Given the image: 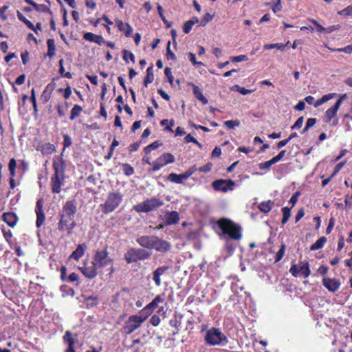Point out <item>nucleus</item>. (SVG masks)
<instances>
[{"instance_id": "f257e3e1", "label": "nucleus", "mask_w": 352, "mask_h": 352, "mask_svg": "<svg viewBox=\"0 0 352 352\" xmlns=\"http://www.w3.org/2000/svg\"><path fill=\"white\" fill-rule=\"evenodd\" d=\"M78 211V202L76 199L67 200L59 212L58 230L60 232H67L71 234L77 223L75 217Z\"/></svg>"}, {"instance_id": "f03ea898", "label": "nucleus", "mask_w": 352, "mask_h": 352, "mask_svg": "<svg viewBox=\"0 0 352 352\" xmlns=\"http://www.w3.org/2000/svg\"><path fill=\"white\" fill-rule=\"evenodd\" d=\"M217 226L220 230V232H217L218 235L226 241H239L242 238L241 226L230 219L220 218L217 221Z\"/></svg>"}, {"instance_id": "7ed1b4c3", "label": "nucleus", "mask_w": 352, "mask_h": 352, "mask_svg": "<svg viewBox=\"0 0 352 352\" xmlns=\"http://www.w3.org/2000/svg\"><path fill=\"white\" fill-rule=\"evenodd\" d=\"M123 195L118 190L109 192L104 204L100 207L104 214L113 212L122 203Z\"/></svg>"}, {"instance_id": "20e7f679", "label": "nucleus", "mask_w": 352, "mask_h": 352, "mask_svg": "<svg viewBox=\"0 0 352 352\" xmlns=\"http://www.w3.org/2000/svg\"><path fill=\"white\" fill-rule=\"evenodd\" d=\"M204 340L210 346L225 345L228 342L226 336L217 327H212L206 331Z\"/></svg>"}, {"instance_id": "39448f33", "label": "nucleus", "mask_w": 352, "mask_h": 352, "mask_svg": "<svg viewBox=\"0 0 352 352\" xmlns=\"http://www.w3.org/2000/svg\"><path fill=\"white\" fill-rule=\"evenodd\" d=\"M152 254L151 251L143 248H130L124 254V260L128 264L136 263L138 261L148 259Z\"/></svg>"}, {"instance_id": "423d86ee", "label": "nucleus", "mask_w": 352, "mask_h": 352, "mask_svg": "<svg viewBox=\"0 0 352 352\" xmlns=\"http://www.w3.org/2000/svg\"><path fill=\"white\" fill-rule=\"evenodd\" d=\"M164 205V201L157 198H150L144 200L143 202L133 206V210L138 212H149L157 209Z\"/></svg>"}, {"instance_id": "0eeeda50", "label": "nucleus", "mask_w": 352, "mask_h": 352, "mask_svg": "<svg viewBox=\"0 0 352 352\" xmlns=\"http://www.w3.org/2000/svg\"><path fill=\"white\" fill-rule=\"evenodd\" d=\"M93 261L98 268H104L113 263V258L109 256L108 245L103 250H96L93 256Z\"/></svg>"}, {"instance_id": "6e6552de", "label": "nucleus", "mask_w": 352, "mask_h": 352, "mask_svg": "<svg viewBox=\"0 0 352 352\" xmlns=\"http://www.w3.org/2000/svg\"><path fill=\"white\" fill-rule=\"evenodd\" d=\"M175 158L173 155L170 153H164L153 162V166L148 169V172H156L168 164L175 162Z\"/></svg>"}, {"instance_id": "1a4fd4ad", "label": "nucleus", "mask_w": 352, "mask_h": 352, "mask_svg": "<svg viewBox=\"0 0 352 352\" xmlns=\"http://www.w3.org/2000/svg\"><path fill=\"white\" fill-rule=\"evenodd\" d=\"M289 272L294 277L302 276L307 278L311 274L309 262L306 260L300 261L298 264H292Z\"/></svg>"}, {"instance_id": "9d476101", "label": "nucleus", "mask_w": 352, "mask_h": 352, "mask_svg": "<svg viewBox=\"0 0 352 352\" xmlns=\"http://www.w3.org/2000/svg\"><path fill=\"white\" fill-rule=\"evenodd\" d=\"M143 322V320L138 315H132L125 322L122 331L125 334H131L140 327Z\"/></svg>"}, {"instance_id": "9b49d317", "label": "nucleus", "mask_w": 352, "mask_h": 352, "mask_svg": "<svg viewBox=\"0 0 352 352\" xmlns=\"http://www.w3.org/2000/svg\"><path fill=\"white\" fill-rule=\"evenodd\" d=\"M347 98V96L346 94H343L340 96H339V98L337 100V101L335 102V104L329 107L325 112L324 115L323 121L325 123H330L331 121L334 118L336 115L338 109H340L342 102L344 100H345Z\"/></svg>"}, {"instance_id": "f8f14e48", "label": "nucleus", "mask_w": 352, "mask_h": 352, "mask_svg": "<svg viewBox=\"0 0 352 352\" xmlns=\"http://www.w3.org/2000/svg\"><path fill=\"white\" fill-rule=\"evenodd\" d=\"M212 188L216 191L226 192L228 190H233L235 186V182L232 179H217L212 183Z\"/></svg>"}, {"instance_id": "ddd939ff", "label": "nucleus", "mask_w": 352, "mask_h": 352, "mask_svg": "<svg viewBox=\"0 0 352 352\" xmlns=\"http://www.w3.org/2000/svg\"><path fill=\"white\" fill-rule=\"evenodd\" d=\"M78 270L84 275L85 277L89 279H93L98 275V267L95 265L94 262H92L89 265L88 261L83 262V266L78 267Z\"/></svg>"}, {"instance_id": "4468645a", "label": "nucleus", "mask_w": 352, "mask_h": 352, "mask_svg": "<svg viewBox=\"0 0 352 352\" xmlns=\"http://www.w3.org/2000/svg\"><path fill=\"white\" fill-rule=\"evenodd\" d=\"M43 200L42 199H38L36 201L35 207V212L36 214V228H41L45 221V214L43 211Z\"/></svg>"}, {"instance_id": "2eb2a0df", "label": "nucleus", "mask_w": 352, "mask_h": 352, "mask_svg": "<svg viewBox=\"0 0 352 352\" xmlns=\"http://www.w3.org/2000/svg\"><path fill=\"white\" fill-rule=\"evenodd\" d=\"M53 168L54 170V174L65 176L66 164L63 159V151H62L60 155L54 157L53 160Z\"/></svg>"}, {"instance_id": "dca6fc26", "label": "nucleus", "mask_w": 352, "mask_h": 352, "mask_svg": "<svg viewBox=\"0 0 352 352\" xmlns=\"http://www.w3.org/2000/svg\"><path fill=\"white\" fill-rule=\"evenodd\" d=\"M36 150L40 151L43 155H50L56 151V146L50 142L39 141L36 146Z\"/></svg>"}, {"instance_id": "f3484780", "label": "nucleus", "mask_w": 352, "mask_h": 352, "mask_svg": "<svg viewBox=\"0 0 352 352\" xmlns=\"http://www.w3.org/2000/svg\"><path fill=\"white\" fill-rule=\"evenodd\" d=\"M65 176L53 174L51 177V188L53 193L58 194L61 191V186L64 184Z\"/></svg>"}, {"instance_id": "a211bd4d", "label": "nucleus", "mask_w": 352, "mask_h": 352, "mask_svg": "<svg viewBox=\"0 0 352 352\" xmlns=\"http://www.w3.org/2000/svg\"><path fill=\"white\" fill-rule=\"evenodd\" d=\"M170 269L171 266L164 265L158 267L153 271V280L156 286L160 287L162 285L161 276L165 274Z\"/></svg>"}, {"instance_id": "6ab92c4d", "label": "nucleus", "mask_w": 352, "mask_h": 352, "mask_svg": "<svg viewBox=\"0 0 352 352\" xmlns=\"http://www.w3.org/2000/svg\"><path fill=\"white\" fill-rule=\"evenodd\" d=\"M322 285L328 291L336 292L339 289L341 283L338 279L324 277L322 279Z\"/></svg>"}, {"instance_id": "aec40b11", "label": "nucleus", "mask_w": 352, "mask_h": 352, "mask_svg": "<svg viewBox=\"0 0 352 352\" xmlns=\"http://www.w3.org/2000/svg\"><path fill=\"white\" fill-rule=\"evenodd\" d=\"M63 342L67 345V347L64 352H76L74 349L76 339L74 338L72 331L69 330L66 331L63 337Z\"/></svg>"}, {"instance_id": "412c9836", "label": "nucleus", "mask_w": 352, "mask_h": 352, "mask_svg": "<svg viewBox=\"0 0 352 352\" xmlns=\"http://www.w3.org/2000/svg\"><path fill=\"white\" fill-rule=\"evenodd\" d=\"M157 236H142L137 239V242L142 247L153 249L155 245Z\"/></svg>"}, {"instance_id": "4be33fe9", "label": "nucleus", "mask_w": 352, "mask_h": 352, "mask_svg": "<svg viewBox=\"0 0 352 352\" xmlns=\"http://www.w3.org/2000/svg\"><path fill=\"white\" fill-rule=\"evenodd\" d=\"M3 221L10 227H14L19 220V217L14 212H6L2 215Z\"/></svg>"}, {"instance_id": "5701e85b", "label": "nucleus", "mask_w": 352, "mask_h": 352, "mask_svg": "<svg viewBox=\"0 0 352 352\" xmlns=\"http://www.w3.org/2000/svg\"><path fill=\"white\" fill-rule=\"evenodd\" d=\"M116 23L118 30L123 32L125 36L130 37L131 36L133 28L128 23H124L122 20L117 19Z\"/></svg>"}, {"instance_id": "b1692460", "label": "nucleus", "mask_w": 352, "mask_h": 352, "mask_svg": "<svg viewBox=\"0 0 352 352\" xmlns=\"http://www.w3.org/2000/svg\"><path fill=\"white\" fill-rule=\"evenodd\" d=\"M188 85L192 88L193 94L198 100L201 101L204 104H206L208 102V99L203 95L201 90L197 85L193 82H188Z\"/></svg>"}, {"instance_id": "393cba45", "label": "nucleus", "mask_w": 352, "mask_h": 352, "mask_svg": "<svg viewBox=\"0 0 352 352\" xmlns=\"http://www.w3.org/2000/svg\"><path fill=\"white\" fill-rule=\"evenodd\" d=\"M86 248L85 243L78 244L76 249L69 256V258L78 261L84 255Z\"/></svg>"}, {"instance_id": "a878e982", "label": "nucleus", "mask_w": 352, "mask_h": 352, "mask_svg": "<svg viewBox=\"0 0 352 352\" xmlns=\"http://www.w3.org/2000/svg\"><path fill=\"white\" fill-rule=\"evenodd\" d=\"M170 244L164 240H160L157 237V241H155V248L158 252H167L170 249Z\"/></svg>"}, {"instance_id": "bb28decb", "label": "nucleus", "mask_w": 352, "mask_h": 352, "mask_svg": "<svg viewBox=\"0 0 352 352\" xmlns=\"http://www.w3.org/2000/svg\"><path fill=\"white\" fill-rule=\"evenodd\" d=\"M338 96L336 93H329L328 94L323 95L320 98L318 99L314 104V107L317 108L322 104L328 102L333 98Z\"/></svg>"}, {"instance_id": "cd10ccee", "label": "nucleus", "mask_w": 352, "mask_h": 352, "mask_svg": "<svg viewBox=\"0 0 352 352\" xmlns=\"http://www.w3.org/2000/svg\"><path fill=\"white\" fill-rule=\"evenodd\" d=\"M167 179L173 183H175V184H182L184 180H185L186 179L184 177V173L177 174V173H171L168 175Z\"/></svg>"}, {"instance_id": "c85d7f7f", "label": "nucleus", "mask_w": 352, "mask_h": 352, "mask_svg": "<svg viewBox=\"0 0 352 352\" xmlns=\"http://www.w3.org/2000/svg\"><path fill=\"white\" fill-rule=\"evenodd\" d=\"M273 206L274 201H272V200H267L260 203L258 206V208L262 212L268 213L271 211Z\"/></svg>"}, {"instance_id": "c756f323", "label": "nucleus", "mask_w": 352, "mask_h": 352, "mask_svg": "<svg viewBox=\"0 0 352 352\" xmlns=\"http://www.w3.org/2000/svg\"><path fill=\"white\" fill-rule=\"evenodd\" d=\"M179 215L177 211H172L168 213L166 216V224L173 225L178 223Z\"/></svg>"}, {"instance_id": "7c9ffc66", "label": "nucleus", "mask_w": 352, "mask_h": 352, "mask_svg": "<svg viewBox=\"0 0 352 352\" xmlns=\"http://www.w3.org/2000/svg\"><path fill=\"white\" fill-rule=\"evenodd\" d=\"M309 21H310L311 23H313L316 27V31L318 32H325V33H329L331 32L333 30H336L335 26L330 27L329 30L324 28L322 25H321L318 22L314 19H308Z\"/></svg>"}, {"instance_id": "2f4dec72", "label": "nucleus", "mask_w": 352, "mask_h": 352, "mask_svg": "<svg viewBox=\"0 0 352 352\" xmlns=\"http://www.w3.org/2000/svg\"><path fill=\"white\" fill-rule=\"evenodd\" d=\"M164 294H158L157 295L155 298L147 305L151 308L153 311H154L155 309H156L160 303H162L164 301Z\"/></svg>"}, {"instance_id": "473e14b6", "label": "nucleus", "mask_w": 352, "mask_h": 352, "mask_svg": "<svg viewBox=\"0 0 352 352\" xmlns=\"http://www.w3.org/2000/svg\"><path fill=\"white\" fill-rule=\"evenodd\" d=\"M154 80L153 66L148 67L146 69V76L144 79V85L146 87L149 83Z\"/></svg>"}, {"instance_id": "72a5a7b5", "label": "nucleus", "mask_w": 352, "mask_h": 352, "mask_svg": "<svg viewBox=\"0 0 352 352\" xmlns=\"http://www.w3.org/2000/svg\"><path fill=\"white\" fill-rule=\"evenodd\" d=\"M82 111V107L80 105L74 104L70 111V120H74L77 117L80 116Z\"/></svg>"}, {"instance_id": "f704fd0d", "label": "nucleus", "mask_w": 352, "mask_h": 352, "mask_svg": "<svg viewBox=\"0 0 352 352\" xmlns=\"http://www.w3.org/2000/svg\"><path fill=\"white\" fill-rule=\"evenodd\" d=\"M98 298L96 296H90L85 298V304L87 308H92L98 304Z\"/></svg>"}, {"instance_id": "c9c22d12", "label": "nucleus", "mask_w": 352, "mask_h": 352, "mask_svg": "<svg viewBox=\"0 0 352 352\" xmlns=\"http://www.w3.org/2000/svg\"><path fill=\"white\" fill-rule=\"evenodd\" d=\"M326 242L327 238L325 236L320 237L314 243L310 246V250L315 251L321 249Z\"/></svg>"}, {"instance_id": "e433bc0d", "label": "nucleus", "mask_w": 352, "mask_h": 352, "mask_svg": "<svg viewBox=\"0 0 352 352\" xmlns=\"http://www.w3.org/2000/svg\"><path fill=\"white\" fill-rule=\"evenodd\" d=\"M47 56L50 58H52L55 55L56 46L54 41L52 38H49L47 41Z\"/></svg>"}, {"instance_id": "4c0bfd02", "label": "nucleus", "mask_w": 352, "mask_h": 352, "mask_svg": "<svg viewBox=\"0 0 352 352\" xmlns=\"http://www.w3.org/2000/svg\"><path fill=\"white\" fill-rule=\"evenodd\" d=\"M33 8L37 12H45L50 14L51 16L53 15L52 11L50 8L45 4H38L36 2L33 5Z\"/></svg>"}, {"instance_id": "58836bf2", "label": "nucleus", "mask_w": 352, "mask_h": 352, "mask_svg": "<svg viewBox=\"0 0 352 352\" xmlns=\"http://www.w3.org/2000/svg\"><path fill=\"white\" fill-rule=\"evenodd\" d=\"M64 60L63 58H61L60 60H59L58 61V64H59V74H60V76L62 77H65V78H69V79H71L72 78V74L71 72H65V67H64Z\"/></svg>"}, {"instance_id": "ea45409f", "label": "nucleus", "mask_w": 352, "mask_h": 352, "mask_svg": "<svg viewBox=\"0 0 352 352\" xmlns=\"http://www.w3.org/2000/svg\"><path fill=\"white\" fill-rule=\"evenodd\" d=\"M16 14L20 21L24 23L25 25L31 30H34V24L30 20L27 19L21 12L17 11Z\"/></svg>"}, {"instance_id": "a19ab883", "label": "nucleus", "mask_w": 352, "mask_h": 352, "mask_svg": "<svg viewBox=\"0 0 352 352\" xmlns=\"http://www.w3.org/2000/svg\"><path fill=\"white\" fill-rule=\"evenodd\" d=\"M153 310L151 308H150L148 305H146L140 311L139 317H140L143 321L144 322L145 320L151 315L153 313Z\"/></svg>"}, {"instance_id": "79ce46f5", "label": "nucleus", "mask_w": 352, "mask_h": 352, "mask_svg": "<svg viewBox=\"0 0 352 352\" xmlns=\"http://www.w3.org/2000/svg\"><path fill=\"white\" fill-rule=\"evenodd\" d=\"M282 212L283 218L281 220V223L284 225L288 221L289 217H291V208H288L287 206L283 207L282 208Z\"/></svg>"}, {"instance_id": "37998d69", "label": "nucleus", "mask_w": 352, "mask_h": 352, "mask_svg": "<svg viewBox=\"0 0 352 352\" xmlns=\"http://www.w3.org/2000/svg\"><path fill=\"white\" fill-rule=\"evenodd\" d=\"M124 174L126 176H131L134 174L135 170L132 166L127 163H123L121 164Z\"/></svg>"}, {"instance_id": "c03bdc74", "label": "nucleus", "mask_w": 352, "mask_h": 352, "mask_svg": "<svg viewBox=\"0 0 352 352\" xmlns=\"http://www.w3.org/2000/svg\"><path fill=\"white\" fill-rule=\"evenodd\" d=\"M162 144L159 142V141H155L153 143L144 147V151L147 155L149 153H151L153 150L158 148Z\"/></svg>"}, {"instance_id": "a18cd8bd", "label": "nucleus", "mask_w": 352, "mask_h": 352, "mask_svg": "<svg viewBox=\"0 0 352 352\" xmlns=\"http://www.w3.org/2000/svg\"><path fill=\"white\" fill-rule=\"evenodd\" d=\"M16 161L14 158L10 159L8 163V169L10 172V175L11 177H15L16 175Z\"/></svg>"}, {"instance_id": "49530a36", "label": "nucleus", "mask_w": 352, "mask_h": 352, "mask_svg": "<svg viewBox=\"0 0 352 352\" xmlns=\"http://www.w3.org/2000/svg\"><path fill=\"white\" fill-rule=\"evenodd\" d=\"M122 58L126 63H129L128 58H129L133 63H135V58L134 54L131 52L124 49L122 51Z\"/></svg>"}, {"instance_id": "de8ad7c7", "label": "nucleus", "mask_w": 352, "mask_h": 352, "mask_svg": "<svg viewBox=\"0 0 352 352\" xmlns=\"http://www.w3.org/2000/svg\"><path fill=\"white\" fill-rule=\"evenodd\" d=\"M286 45L283 43H273V44H265L263 46L265 50H271L274 48H276L279 50L283 51L285 48Z\"/></svg>"}, {"instance_id": "09e8293b", "label": "nucleus", "mask_w": 352, "mask_h": 352, "mask_svg": "<svg viewBox=\"0 0 352 352\" xmlns=\"http://www.w3.org/2000/svg\"><path fill=\"white\" fill-rule=\"evenodd\" d=\"M30 100H31V102L32 103V106H33L34 115V116H37L38 108H37L36 99V94H35L34 89H32V90H31Z\"/></svg>"}, {"instance_id": "8fccbe9b", "label": "nucleus", "mask_w": 352, "mask_h": 352, "mask_svg": "<svg viewBox=\"0 0 352 352\" xmlns=\"http://www.w3.org/2000/svg\"><path fill=\"white\" fill-rule=\"evenodd\" d=\"M286 245L283 243L280 245V248L277 252L275 258V263L280 261L284 256L285 252Z\"/></svg>"}, {"instance_id": "3c124183", "label": "nucleus", "mask_w": 352, "mask_h": 352, "mask_svg": "<svg viewBox=\"0 0 352 352\" xmlns=\"http://www.w3.org/2000/svg\"><path fill=\"white\" fill-rule=\"evenodd\" d=\"M274 164V162H273L272 159H271L265 162L259 163L258 167L261 170H269L270 169V167Z\"/></svg>"}, {"instance_id": "603ef678", "label": "nucleus", "mask_w": 352, "mask_h": 352, "mask_svg": "<svg viewBox=\"0 0 352 352\" xmlns=\"http://www.w3.org/2000/svg\"><path fill=\"white\" fill-rule=\"evenodd\" d=\"M232 89L237 91L242 95H247V94H251L254 91V90H252V89H247L245 87H241L237 85H234L232 87Z\"/></svg>"}, {"instance_id": "864d4df0", "label": "nucleus", "mask_w": 352, "mask_h": 352, "mask_svg": "<svg viewBox=\"0 0 352 352\" xmlns=\"http://www.w3.org/2000/svg\"><path fill=\"white\" fill-rule=\"evenodd\" d=\"M166 58L167 60H175L177 59L175 54L170 50V42L168 41L166 47Z\"/></svg>"}, {"instance_id": "5fc2aeb1", "label": "nucleus", "mask_w": 352, "mask_h": 352, "mask_svg": "<svg viewBox=\"0 0 352 352\" xmlns=\"http://www.w3.org/2000/svg\"><path fill=\"white\" fill-rule=\"evenodd\" d=\"M224 125L227 126L228 129H234L236 126L240 125V121L238 120H227L224 122Z\"/></svg>"}, {"instance_id": "6e6d98bb", "label": "nucleus", "mask_w": 352, "mask_h": 352, "mask_svg": "<svg viewBox=\"0 0 352 352\" xmlns=\"http://www.w3.org/2000/svg\"><path fill=\"white\" fill-rule=\"evenodd\" d=\"M338 14L343 16H352V6H348L342 10L338 11Z\"/></svg>"}, {"instance_id": "4d7b16f0", "label": "nucleus", "mask_w": 352, "mask_h": 352, "mask_svg": "<svg viewBox=\"0 0 352 352\" xmlns=\"http://www.w3.org/2000/svg\"><path fill=\"white\" fill-rule=\"evenodd\" d=\"M2 232H3V237L5 238V239L6 240V241L12 245L13 243L11 240L12 237V233L11 232L10 230H6V228H3L2 229Z\"/></svg>"}, {"instance_id": "13d9d810", "label": "nucleus", "mask_w": 352, "mask_h": 352, "mask_svg": "<svg viewBox=\"0 0 352 352\" xmlns=\"http://www.w3.org/2000/svg\"><path fill=\"white\" fill-rule=\"evenodd\" d=\"M72 140L71 137L69 135H67V134L63 135V151L64 152L65 149L66 148L69 147L70 146H72Z\"/></svg>"}, {"instance_id": "bf43d9fd", "label": "nucleus", "mask_w": 352, "mask_h": 352, "mask_svg": "<svg viewBox=\"0 0 352 352\" xmlns=\"http://www.w3.org/2000/svg\"><path fill=\"white\" fill-rule=\"evenodd\" d=\"M50 87V84L47 85L46 86L45 90L42 93L41 99L43 100L44 102H47L51 98V92H50V93L47 92V90Z\"/></svg>"}, {"instance_id": "052dcab7", "label": "nucleus", "mask_w": 352, "mask_h": 352, "mask_svg": "<svg viewBox=\"0 0 352 352\" xmlns=\"http://www.w3.org/2000/svg\"><path fill=\"white\" fill-rule=\"evenodd\" d=\"M212 19H213V15L210 14V13L205 14L201 20L200 25L205 26L208 22L212 21Z\"/></svg>"}, {"instance_id": "680f3d73", "label": "nucleus", "mask_w": 352, "mask_h": 352, "mask_svg": "<svg viewBox=\"0 0 352 352\" xmlns=\"http://www.w3.org/2000/svg\"><path fill=\"white\" fill-rule=\"evenodd\" d=\"M304 122V118L303 116L299 117L297 120L295 122V123L291 126V129L292 130L294 129H298L302 127V124Z\"/></svg>"}, {"instance_id": "e2e57ef3", "label": "nucleus", "mask_w": 352, "mask_h": 352, "mask_svg": "<svg viewBox=\"0 0 352 352\" xmlns=\"http://www.w3.org/2000/svg\"><path fill=\"white\" fill-rule=\"evenodd\" d=\"M164 74L167 77L170 84L172 85L174 80V77L172 74L171 69L170 67H166L164 69Z\"/></svg>"}, {"instance_id": "0e129e2a", "label": "nucleus", "mask_w": 352, "mask_h": 352, "mask_svg": "<svg viewBox=\"0 0 352 352\" xmlns=\"http://www.w3.org/2000/svg\"><path fill=\"white\" fill-rule=\"evenodd\" d=\"M196 170H198L195 166H192L190 167L186 171H185L184 173V177L187 179L191 175H192Z\"/></svg>"}, {"instance_id": "69168bd1", "label": "nucleus", "mask_w": 352, "mask_h": 352, "mask_svg": "<svg viewBox=\"0 0 352 352\" xmlns=\"http://www.w3.org/2000/svg\"><path fill=\"white\" fill-rule=\"evenodd\" d=\"M212 164L210 162L206 164L204 166L199 167L197 170L201 173H208L212 169Z\"/></svg>"}, {"instance_id": "338daca9", "label": "nucleus", "mask_w": 352, "mask_h": 352, "mask_svg": "<svg viewBox=\"0 0 352 352\" xmlns=\"http://www.w3.org/2000/svg\"><path fill=\"white\" fill-rule=\"evenodd\" d=\"M192 26V22H190L189 21H186L183 26L184 32L186 34H188L191 31Z\"/></svg>"}, {"instance_id": "774afa93", "label": "nucleus", "mask_w": 352, "mask_h": 352, "mask_svg": "<svg viewBox=\"0 0 352 352\" xmlns=\"http://www.w3.org/2000/svg\"><path fill=\"white\" fill-rule=\"evenodd\" d=\"M161 319L158 315H153L151 316L150 319L151 324L154 326L157 327L160 323Z\"/></svg>"}]
</instances>
